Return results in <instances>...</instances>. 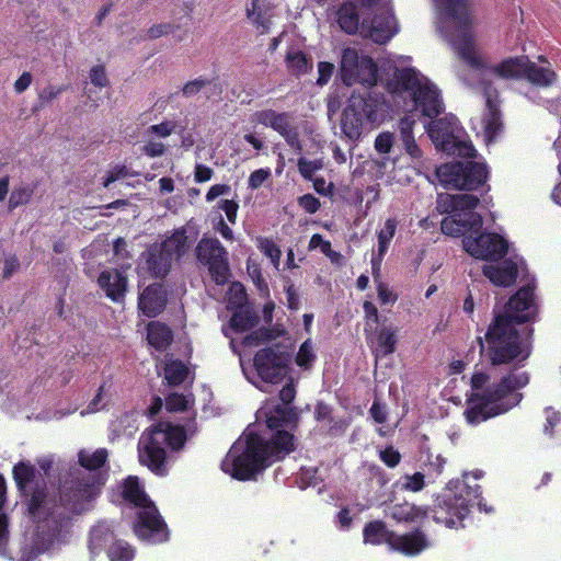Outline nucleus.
Segmentation results:
<instances>
[{
    "label": "nucleus",
    "instance_id": "obj_1",
    "mask_svg": "<svg viewBox=\"0 0 561 561\" xmlns=\"http://www.w3.org/2000/svg\"><path fill=\"white\" fill-rule=\"evenodd\" d=\"M295 396L294 385L287 383L279 392L283 404L268 401L261 408L259 417L265 419L266 428L263 432L255 427L247 428L222 460L224 472L238 480H252L294 450V436L282 428L294 425L298 420L297 410L289 407Z\"/></svg>",
    "mask_w": 561,
    "mask_h": 561
},
{
    "label": "nucleus",
    "instance_id": "obj_2",
    "mask_svg": "<svg viewBox=\"0 0 561 561\" xmlns=\"http://www.w3.org/2000/svg\"><path fill=\"white\" fill-rule=\"evenodd\" d=\"M438 10V30L450 42L459 56L470 67V83L478 80L486 102V113L482 118V129L486 141H491L501 131L502 123L497 108V94L491 87V78H524L527 57L507 58L494 67H486L479 54L471 20L468 0H434Z\"/></svg>",
    "mask_w": 561,
    "mask_h": 561
},
{
    "label": "nucleus",
    "instance_id": "obj_3",
    "mask_svg": "<svg viewBox=\"0 0 561 561\" xmlns=\"http://www.w3.org/2000/svg\"><path fill=\"white\" fill-rule=\"evenodd\" d=\"M528 382V375L524 371L493 381L483 373L474 374L471 379L472 394L465 412L467 422L477 425L516 407L522 400L517 390Z\"/></svg>",
    "mask_w": 561,
    "mask_h": 561
},
{
    "label": "nucleus",
    "instance_id": "obj_4",
    "mask_svg": "<svg viewBox=\"0 0 561 561\" xmlns=\"http://www.w3.org/2000/svg\"><path fill=\"white\" fill-rule=\"evenodd\" d=\"M336 21L345 33H359L375 43L383 44L398 32L389 3L379 0H360V5L344 3L336 12Z\"/></svg>",
    "mask_w": 561,
    "mask_h": 561
},
{
    "label": "nucleus",
    "instance_id": "obj_5",
    "mask_svg": "<svg viewBox=\"0 0 561 561\" xmlns=\"http://www.w3.org/2000/svg\"><path fill=\"white\" fill-rule=\"evenodd\" d=\"M397 106L407 111L419 110L430 118L444 110L440 93L435 84L413 68L397 70L387 84Z\"/></svg>",
    "mask_w": 561,
    "mask_h": 561
},
{
    "label": "nucleus",
    "instance_id": "obj_6",
    "mask_svg": "<svg viewBox=\"0 0 561 561\" xmlns=\"http://www.w3.org/2000/svg\"><path fill=\"white\" fill-rule=\"evenodd\" d=\"M480 352L492 365L522 362L529 356L528 342L520 335L514 323L506 318L495 317L483 337H478Z\"/></svg>",
    "mask_w": 561,
    "mask_h": 561
},
{
    "label": "nucleus",
    "instance_id": "obj_7",
    "mask_svg": "<svg viewBox=\"0 0 561 561\" xmlns=\"http://www.w3.org/2000/svg\"><path fill=\"white\" fill-rule=\"evenodd\" d=\"M186 435L179 425L160 422L142 433L138 442V458L142 466L158 476L168 473L164 446L179 449L183 446Z\"/></svg>",
    "mask_w": 561,
    "mask_h": 561
},
{
    "label": "nucleus",
    "instance_id": "obj_8",
    "mask_svg": "<svg viewBox=\"0 0 561 561\" xmlns=\"http://www.w3.org/2000/svg\"><path fill=\"white\" fill-rule=\"evenodd\" d=\"M123 496L138 510L135 533L141 540L160 543L169 538L167 525L158 513L154 504L148 499L139 484L138 478L128 477L124 483Z\"/></svg>",
    "mask_w": 561,
    "mask_h": 561
},
{
    "label": "nucleus",
    "instance_id": "obj_9",
    "mask_svg": "<svg viewBox=\"0 0 561 561\" xmlns=\"http://www.w3.org/2000/svg\"><path fill=\"white\" fill-rule=\"evenodd\" d=\"M479 199L472 194H439L437 209L450 216L442 220L443 233L451 237L468 234L473 229H481L482 217L473 211Z\"/></svg>",
    "mask_w": 561,
    "mask_h": 561
},
{
    "label": "nucleus",
    "instance_id": "obj_10",
    "mask_svg": "<svg viewBox=\"0 0 561 561\" xmlns=\"http://www.w3.org/2000/svg\"><path fill=\"white\" fill-rule=\"evenodd\" d=\"M389 105L382 94H352L342 115V130L350 139L360 136L366 124L379 125L388 114Z\"/></svg>",
    "mask_w": 561,
    "mask_h": 561
},
{
    "label": "nucleus",
    "instance_id": "obj_11",
    "mask_svg": "<svg viewBox=\"0 0 561 561\" xmlns=\"http://www.w3.org/2000/svg\"><path fill=\"white\" fill-rule=\"evenodd\" d=\"M364 542L371 545L387 543L392 550L407 556H415L430 547L426 536L416 530L402 536L389 530L382 522H371L364 528Z\"/></svg>",
    "mask_w": 561,
    "mask_h": 561
},
{
    "label": "nucleus",
    "instance_id": "obj_12",
    "mask_svg": "<svg viewBox=\"0 0 561 561\" xmlns=\"http://www.w3.org/2000/svg\"><path fill=\"white\" fill-rule=\"evenodd\" d=\"M427 134L435 147L448 154L471 158L476 150L473 146L463 138V131L458 125L455 116H446L442 119L431 122L427 125Z\"/></svg>",
    "mask_w": 561,
    "mask_h": 561
},
{
    "label": "nucleus",
    "instance_id": "obj_13",
    "mask_svg": "<svg viewBox=\"0 0 561 561\" xmlns=\"http://www.w3.org/2000/svg\"><path fill=\"white\" fill-rule=\"evenodd\" d=\"M188 249L187 237L184 229H178L167 237L160 244L152 245L146 257L148 271L156 277L165 276L172 263L178 261Z\"/></svg>",
    "mask_w": 561,
    "mask_h": 561
},
{
    "label": "nucleus",
    "instance_id": "obj_14",
    "mask_svg": "<svg viewBox=\"0 0 561 561\" xmlns=\"http://www.w3.org/2000/svg\"><path fill=\"white\" fill-rule=\"evenodd\" d=\"M488 175L486 167L479 162L446 163L437 168L439 183L448 190H474Z\"/></svg>",
    "mask_w": 561,
    "mask_h": 561
},
{
    "label": "nucleus",
    "instance_id": "obj_15",
    "mask_svg": "<svg viewBox=\"0 0 561 561\" xmlns=\"http://www.w3.org/2000/svg\"><path fill=\"white\" fill-rule=\"evenodd\" d=\"M340 76L343 83L348 87L356 83L373 87L378 79L374 60L353 47H347L342 51Z\"/></svg>",
    "mask_w": 561,
    "mask_h": 561
},
{
    "label": "nucleus",
    "instance_id": "obj_16",
    "mask_svg": "<svg viewBox=\"0 0 561 561\" xmlns=\"http://www.w3.org/2000/svg\"><path fill=\"white\" fill-rule=\"evenodd\" d=\"M480 486H469L465 482L458 486V492L453 497L447 499L444 504L446 506V514L449 517H443L439 512H436L434 518L437 523H445L448 528H458L461 522L469 513V507L477 504L481 511L486 513L492 512L480 500Z\"/></svg>",
    "mask_w": 561,
    "mask_h": 561
},
{
    "label": "nucleus",
    "instance_id": "obj_17",
    "mask_svg": "<svg viewBox=\"0 0 561 561\" xmlns=\"http://www.w3.org/2000/svg\"><path fill=\"white\" fill-rule=\"evenodd\" d=\"M241 366L248 380L264 391H266L264 386L279 382L287 373L285 358L272 348H264L256 353L254 357L255 375L250 376L242 362Z\"/></svg>",
    "mask_w": 561,
    "mask_h": 561
},
{
    "label": "nucleus",
    "instance_id": "obj_18",
    "mask_svg": "<svg viewBox=\"0 0 561 561\" xmlns=\"http://www.w3.org/2000/svg\"><path fill=\"white\" fill-rule=\"evenodd\" d=\"M462 245L471 256L483 261L500 260L508 251V243L502 236L494 232H480V229H473L466 234Z\"/></svg>",
    "mask_w": 561,
    "mask_h": 561
},
{
    "label": "nucleus",
    "instance_id": "obj_19",
    "mask_svg": "<svg viewBox=\"0 0 561 561\" xmlns=\"http://www.w3.org/2000/svg\"><path fill=\"white\" fill-rule=\"evenodd\" d=\"M251 123L271 127L284 137L287 145L296 152L302 151V145L299 139L298 127L291 114L274 110H262L253 113L250 117Z\"/></svg>",
    "mask_w": 561,
    "mask_h": 561
},
{
    "label": "nucleus",
    "instance_id": "obj_20",
    "mask_svg": "<svg viewBox=\"0 0 561 561\" xmlns=\"http://www.w3.org/2000/svg\"><path fill=\"white\" fill-rule=\"evenodd\" d=\"M198 261L208 267L213 279L217 284H225L229 276L227 251L214 238H203L197 247Z\"/></svg>",
    "mask_w": 561,
    "mask_h": 561
},
{
    "label": "nucleus",
    "instance_id": "obj_21",
    "mask_svg": "<svg viewBox=\"0 0 561 561\" xmlns=\"http://www.w3.org/2000/svg\"><path fill=\"white\" fill-rule=\"evenodd\" d=\"M98 490L94 474L88 473L82 478L77 477L70 485L67 483L60 500L71 511L81 513L88 508V503L96 496Z\"/></svg>",
    "mask_w": 561,
    "mask_h": 561
},
{
    "label": "nucleus",
    "instance_id": "obj_22",
    "mask_svg": "<svg viewBox=\"0 0 561 561\" xmlns=\"http://www.w3.org/2000/svg\"><path fill=\"white\" fill-rule=\"evenodd\" d=\"M537 313L534 288L530 285L522 287L507 302L504 312L495 317L506 318L511 323L530 321Z\"/></svg>",
    "mask_w": 561,
    "mask_h": 561
},
{
    "label": "nucleus",
    "instance_id": "obj_23",
    "mask_svg": "<svg viewBox=\"0 0 561 561\" xmlns=\"http://www.w3.org/2000/svg\"><path fill=\"white\" fill-rule=\"evenodd\" d=\"M524 262L522 259H506L495 264L483 266V275L495 286L510 287L518 276Z\"/></svg>",
    "mask_w": 561,
    "mask_h": 561
},
{
    "label": "nucleus",
    "instance_id": "obj_24",
    "mask_svg": "<svg viewBox=\"0 0 561 561\" xmlns=\"http://www.w3.org/2000/svg\"><path fill=\"white\" fill-rule=\"evenodd\" d=\"M139 309L147 317H156L165 306V295L162 286L153 284L148 286L139 296Z\"/></svg>",
    "mask_w": 561,
    "mask_h": 561
},
{
    "label": "nucleus",
    "instance_id": "obj_25",
    "mask_svg": "<svg viewBox=\"0 0 561 561\" xmlns=\"http://www.w3.org/2000/svg\"><path fill=\"white\" fill-rule=\"evenodd\" d=\"M98 283L106 296L114 301L122 299L126 291L127 279L117 270H107L101 273Z\"/></svg>",
    "mask_w": 561,
    "mask_h": 561
},
{
    "label": "nucleus",
    "instance_id": "obj_26",
    "mask_svg": "<svg viewBox=\"0 0 561 561\" xmlns=\"http://www.w3.org/2000/svg\"><path fill=\"white\" fill-rule=\"evenodd\" d=\"M541 65H537L527 58L524 78L538 87H549L556 80V73L550 68L546 59H541Z\"/></svg>",
    "mask_w": 561,
    "mask_h": 561
},
{
    "label": "nucleus",
    "instance_id": "obj_27",
    "mask_svg": "<svg viewBox=\"0 0 561 561\" xmlns=\"http://www.w3.org/2000/svg\"><path fill=\"white\" fill-rule=\"evenodd\" d=\"M388 514L398 523H417L427 516V510L411 503H401L390 506Z\"/></svg>",
    "mask_w": 561,
    "mask_h": 561
},
{
    "label": "nucleus",
    "instance_id": "obj_28",
    "mask_svg": "<svg viewBox=\"0 0 561 561\" xmlns=\"http://www.w3.org/2000/svg\"><path fill=\"white\" fill-rule=\"evenodd\" d=\"M245 12L248 19L260 33L264 34L270 31L271 16L265 9L263 0H247Z\"/></svg>",
    "mask_w": 561,
    "mask_h": 561
},
{
    "label": "nucleus",
    "instance_id": "obj_29",
    "mask_svg": "<svg viewBox=\"0 0 561 561\" xmlns=\"http://www.w3.org/2000/svg\"><path fill=\"white\" fill-rule=\"evenodd\" d=\"M397 344V330L390 327H382L376 332L371 341V350L374 354L379 356H387L396 351Z\"/></svg>",
    "mask_w": 561,
    "mask_h": 561
},
{
    "label": "nucleus",
    "instance_id": "obj_30",
    "mask_svg": "<svg viewBox=\"0 0 561 561\" xmlns=\"http://www.w3.org/2000/svg\"><path fill=\"white\" fill-rule=\"evenodd\" d=\"M147 340L151 346L157 350H164L172 340L170 329L160 322H150L148 324Z\"/></svg>",
    "mask_w": 561,
    "mask_h": 561
},
{
    "label": "nucleus",
    "instance_id": "obj_31",
    "mask_svg": "<svg viewBox=\"0 0 561 561\" xmlns=\"http://www.w3.org/2000/svg\"><path fill=\"white\" fill-rule=\"evenodd\" d=\"M112 528L107 523H100L91 530L89 549L92 556L99 554L112 539Z\"/></svg>",
    "mask_w": 561,
    "mask_h": 561
},
{
    "label": "nucleus",
    "instance_id": "obj_32",
    "mask_svg": "<svg viewBox=\"0 0 561 561\" xmlns=\"http://www.w3.org/2000/svg\"><path fill=\"white\" fill-rule=\"evenodd\" d=\"M288 69L296 76H301L312 69V62L300 50H289L286 56Z\"/></svg>",
    "mask_w": 561,
    "mask_h": 561
},
{
    "label": "nucleus",
    "instance_id": "obj_33",
    "mask_svg": "<svg viewBox=\"0 0 561 561\" xmlns=\"http://www.w3.org/2000/svg\"><path fill=\"white\" fill-rule=\"evenodd\" d=\"M80 465L88 470H95L102 467L107 459V450L100 448L96 450L82 449L78 454Z\"/></svg>",
    "mask_w": 561,
    "mask_h": 561
},
{
    "label": "nucleus",
    "instance_id": "obj_34",
    "mask_svg": "<svg viewBox=\"0 0 561 561\" xmlns=\"http://www.w3.org/2000/svg\"><path fill=\"white\" fill-rule=\"evenodd\" d=\"M188 374L185 364L178 359H168L164 366V377L170 385L183 382Z\"/></svg>",
    "mask_w": 561,
    "mask_h": 561
},
{
    "label": "nucleus",
    "instance_id": "obj_35",
    "mask_svg": "<svg viewBox=\"0 0 561 561\" xmlns=\"http://www.w3.org/2000/svg\"><path fill=\"white\" fill-rule=\"evenodd\" d=\"M317 358L314 344L308 339L299 347L295 362L297 366L304 369H309Z\"/></svg>",
    "mask_w": 561,
    "mask_h": 561
},
{
    "label": "nucleus",
    "instance_id": "obj_36",
    "mask_svg": "<svg viewBox=\"0 0 561 561\" xmlns=\"http://www.w3.org/2000/svg\"><path fill=\"white\" fill-rule=\"evenodd\" d=\"M398 222L393 218L386 220L383 227L378 232V251L380 255H385L389 249L390 241L394 237Z\"/></svg>",
    "mask_w": 561,
    "mask_h": 561
},
{
    "label": "nucleus",
    "instance_id": "obj_37",
    "mask_svg": "<svg viewBox=\"0 0 561 561\" xmlns=\"http://www.w3.org/2000/svg\"><path fill=\"white\" fill-rule=\"evenodd\" d=\"M34 470L31 466L19 463L13 469L14 480L21 491L28 493L32 490V477Z\"/></svg>",
    "mask_w": 561,
    "mask_h": 561
},
{
    "label": "nucleus",
    "instance_id": "obj_38",
    "mask_svg": "<svg viewBox=\"0 0 561 561\" xmlns=\"http://www.w3.org/2000/svg\"><path fill=\"white\" fill-rule=\"evenodd\" d=\"M107 556L110 561H131L135 552L127 542L115 541L110 546Z\"/></svg>",
    "mask_w": 561,
    "mask_h": 561
},
{
    "label": "nucleus",
    "instance_id": "obj_39",
    "mask_svg": "<svg viewBox=\"0 0 561 561\" xmlns=\"http://www.w3.org/2000/svg\"><path fill=\"white\" fill-rule=\"evenodd\" d=\"M256 322V318L247 309L236 311L231 318L230 324L237 331L251 329Z\"/></svg>",
    "mask_w": 561,
    "mask_h": 561
},
{
    "label": "nucleus",
    "instance_id": "obj_40",
    "mask_svg": "<svg viewBox=\"0 0 561 561\" xmlns=\"http://www.w3.org/2000/svg\"><path fill=\"white\" fill-rule=\"evenodd\" d=\"M48 501L43 490H34L31 494L28 511L34 517H41V515L48 511Z\"/></svg>",
    "mask_w": 561,
    "mask_h": 561
},
{
    "label": "nucleus",
    "instance_id": "obj_41",
    "mask_svg": "<svg viewBox=\"0 0 561 561\" xmlns=\"http://www.w3.org/2000/svg\"><path fill=\"white\" fill-rule=\"evenodd\" d=\"M33 195V188L30 185H20L15 187L9 198V208L14 209L21 205L27 204Z\"/></svg>",
    "mask_w": 561,
    "mask_h": 561
},
{
    "label": "nucleus",
    "instance_id": "obj_42",
    "mask_svg": "<svg viewBox=\"0 0 561 561\" xmlns=\"http://www.w3.org/2000/svg\"><path fill=\"white\" fill-rule=\"evenodd\" d=\"M309 249H320V251L327 255L331 261L335 262L341 257L339 252H335L331 248V243L328 240H324L321 234H313L309 241Z\"/></svg>",
    "mask_w": 561,
    "mask_h": 561
},
{
    "label": "nucleus",
    "instance_id": "obj_43",
    "mask_svg": "<svg viewBox=\"0 0 561 561\" xmlns=\"http://www.w3.org/2000/svg\"><path fill=\"white\" fill-rule=\"evenodd\" d=\"M259 249L271 260L274 267L278 268L282 255L279 248L270 239H261Z\"/></svg>",
    "mask_w": 561,
    "mask_h": 561
},
{
    "label": "nucleus",
    "instance_id": "obj_44",
    "mask_svg": "<svg viewBox=\"0 0 561 561\" xmlns=\"http://www.w3.org/2000/svg\"><path fill=\"white\" fill-rule=\"evenodd\" d=\"M413 126L414 121L410 117H403L399 122L400 139L404 149L415 144Z\"/></svg>",
    "mask_w": 561,
    "mask_h": 561
},
{
    "label": "nucleus",
    "instance_id": "obj_45",
    "mask_svg": "<svg viewBox=\"0 0 561 561\" xmlns=\"http://www.w3.org/2000/svg\"><path fill=\"white\" fill-rule=\"evenodd\" d=\"M424 474L415 472L404 476L401 482V489L410 492H419L425 486Z\"/></svg>",
    "mask_w": 561,
    "mask_h": 561
},
{
    "label": "nucleus",
    "instance_id": "obj_46",
    "mask_svg": "<svg viewBox=\"0 0 561 561\" xmlns=\"http://www.w3.org/2000/svg\"><path fill=\"white\" fill-rule=\"evenodd\" d=\"M323 168V163L319 159L308 160L300 158L298 160V170L305 179H311L312 175Z\"/></svg>",
    "mask_w": 561,
    "mask_h": 561
},
{
    "label": "nucleus",
    "instance_id": "obj_47",
    "mask_svg": "<svg viewBox=\"0 0 561 561\" xmlns=\"http://www.w3.org/2000/svg\"><path fill=\"white\" fill-rule=\"evenodd\" d=\"M190 403V398L180 393H171L165 400L167 409L172 412L184 411Z\"/></svg>",
    "mask_w": 561,
    "mask_h": 561
},
{
    "label": "nucleus",
    "instance_id": "obj_48",
    "mask_svg": "<svg viewBox=\"0 0 561 561\" xmlns=\"http://www.w3.org/2000/svg\"><path fill=\"white\" fill-rule=\"evenodd\" d=\"M376 289L378 299L381 305H393L397 301V294L392 289H390L386 283L378 282V284L376 285Z\"/></svg>",
    "mask_w": 561,
    "mask_h": 561
},
{
    "label": "nucleus",
    "instance_id": "obj_49",
    "mask_svg": "<svg viewBox=\"0 0 561 561\" xmlns=\"http://www.w3.org/2000/svg\"><path fill=\"white\" fill-rule=\"evenodd\" d=\"M131 172L125 165L112 168L104 178L103 185L108 187L113 182L131 176Z\"/></svg>",
    "mask_w": 561,
    "mask_h": 561
},
{
    "label": "nucleus",
    "instance_id": "obj_50",
    "mask_svg": "<svg viewBox=\"0 0 561 561\" xmlns=\"http://www.w3.org/2000/svg\"><path fill=\"white\" fill-rule=\"evenodd\" d=\"M393 146V135L389 131L379 134L375 139V149L382 154L389 153Z\"/></svg>",
    "mask_w": 561,
    "mask_h": 561
},
{
    "label": "nucleus",
    "instance_id": "obj_51",
    "mask_svg": "<svg viewBox=\"0 0 561 561\" xmlns=\"http://www.w3.org/2000/svg\"><path fill=\"white\" fill-rule=\"evenodd\" d=\"M91 83L99 88H104L108 84V79L105 69L101 65L93 66L89 73Z\"/></svg>",
    "mask_w": 561,
    "mask_h": 561
},
{
    "label": "nucleus",
    "instance_id": "obj_52",
    "mask_svg": "<svg viewBox=\"0 0 561 561\" xmlns=\"http://www.w3.org/2000/svg\"><path fill=\"white\" fill-rule=\"evenodd\" d=\"M271 176V170L259 169L253 171L249 176V187L252 190H256L262 186V184Z\"/></svg>",
    "mask_w": 561,
    "mask_h": 561
},
{
    "label": "nucleus",
    "instance_id": "obj_53",
    "mask_svg": "<svg viewBox=\"0 0 561 561\" xmlns=\"http://www.w3.org/2000/svg\"><path fill=\"white\" fill-rule=\"evenodd\" d=\"M230 304L234 306H242L245 301L244 287L240 283H232L229 287Z\"/></svg>",
    "mask_w": 561,
    "mask_h": 561
},
{
    "label": "nucleus",
    "instance_id": "obj_54",
    "mask_svg": "<svg viewBox=\"0 0 561 561\" xmlns=\"http://www.w3.org/2000/svg\"><path fill=\"white\" fill-rule=\"evenodd\" d=\"M334 69H335V67L333 64L328 62V61H320L318 64L319 77H318L317 83L319 85L327 84L329 82V80L331 79Z\"/></svg>",
    "mask_w": 561,
    "mask_h": 561
},
{
    "label": "nucleus",
    "instance_id": "obj_55",
    "mask_svg": "<svg viewBox=\"0 0 561 561\" xmlns=\"http://www.w3.org/2000/svg\"><path fill=\"white\" fill-rule=\"evenodd\" d=\"M298 204L309 214H314L320 208V201L311 194L299 197Z\"/></svg>",
    "mask_w": 561,
    "mask_h": 561
},
{
    "label": "nucleus",
    "instance_id": "obj_56",
    "mask_svg": "<svg viewBox=\"0 0 561 561\" xmlns=\"http://www.w3.org/2000/svg\"><path fill=\"white\" fill-rule=\"evenodd\" d=\"M218 207L225 211L229 222H236L239 205L234 201L222 199L218 203Z\"/></svg>",
    "mask_w": 561,
    "mask_h": 561
},
{
    "label": "nucleus",
    "instance_id": "obj_57",
    "mask_svg": "<svg viewBox=\"0 0 561 561\" xmlns=\"http://www.w3.org/2000/svg\"><path fill=\"white\" fill-rule=\"evenodd\" d=\"M380 459L390 468L399 465L401 456L393 447H388L380 451Z\"/></svg>",
    "mask_w": 561,
    "mask_h": 561
},
{
    "label": "nucleus",
    "instance_id": "obj_58",
    "mask_svg": "<svg viewBox=\"0 0 561 561\" xmlns=\"http://www.w3.org/2000/svg\"><path fill=\"white\" fill-rule=\"evenodd\" d=\"M173 30H174V26L172 24H170V23H161V24H157V25L151 26L147 31V36L149 38L156 39V38H159L161 36L169 35L170 33L173 32Z\"/></svg>",
    "mask_w": 561,
    "mask_h": 561
},
{
    "label": "nucleus",
    "instance_id": "obj_59",
    "mask_svg": "<svg viewBox=\"0 0 561 561\" xmlns=\"http://www.w3.org/2000/svg\"><path fill=\"white\" fill-rule=\"evenodd\" d=\"M445 465V459L440 455L433 456L430 454L427 456L426 467H428V471L435 476L442 473Z\"/></svg>",
    "mask_w": 561,
    "mask_h": 561
},
{
    "label": "nucleus",
    "instance_id": "obj_60",
    "mask_svg": "<svg viewBox=\"0 0 561 561\" xmlns=\"http://www.w3.org/2000/svg\"><path fill=\"white\" fill-rule=\"evenodd\" d=\"M173 130L174 124L171 122H164L149 127V131L159 137H168Z\"/></svg>",
    "mask_w": 561,
    "mask_h": 561
},
{
    "label": "nucleus",
    "instance_id": "obj_61",
    "mask_svg": "<svg viewBox=\"0 0 561 561\" xmlns=\"http://www.w3.org/2000/svg\"><path fill=\"white\" fill-rule=\"evenodd\" d=\"M205 85H206L205 80L196 79V80L187 82L183 87L182 91L185 96H193V95L197 94Z\"/></svg>",
    "mask_w": 561,
    "mask_h": 561
},
{
    "label": "nucleus",
    "instance_id": "obj_62",
    "mask_svg": "<svg viewBox=\"0 0 561 561\" xmlns=\"http://www.w3.org/2000/svg\"><path fill=\"white\" fill-rule=\"evenodd\" d=\"M64 91V88L62 87H48V88H45L41 94H39V100L43 102V103H49L51 102L53 100H55L56 98L59 96V94Z\"/></svg>",
    "mask_w": 561,
    "mask_h": 561
},
{
    "label": "nucleus",
    "instance_id": "obj_63",
    "mask_svg": "<svg viewBox=\"0 0 561 561\" xmlns=\"http://www.w3.org/2000/svg\"><path fill=\"white\" fill-rule=\"evenodd\" d=\"M230 192V186L226 184L213 185L206 194V199L211 202L221 195H226Z\"/></svg>",
    "mask_w": 561,
    "mask_h": 561
},
{
    "label": "nucleus",
    "instance_id": "obj_64",
    "mask_svg": "<svg viewBox=\"0 0 561 561\" xmlns=\"http://www.w3.org/2000/svg\"><path fill=\"white\" fill-rule=\"evenodd\" d=\"M144 152L149 157H160L164 152V145L158 141H149L144 146Z\"/></svg>",
    "mask_w": 561,
    "mask_h": 561
}]
</instances>
